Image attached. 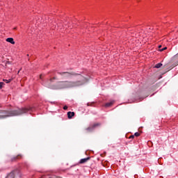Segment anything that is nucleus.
<instances>
[{"label": "nucleus", "mask_w": 178, "mask_h": 178, "mask_svg": "<svg viewBox=\"0 0 178 178\" xmlns=\"http://www.w3.org/2000/svg\"><path fill=\"white\" fill-rule=\"evenodd\" d=\"M134 136H136V137H139L140 133L136 132V133L134 134Z\"/></svg>", "instance_id": "14"}, {"label": "nucleus", "mask_w": 178, "mask_h": 178, "mask_svg": "<svg viewBox=\"0 0 178 178\" xmlns=\"http://www.w3.org/2000/svg\"><path fill=\"white\" fill-rule=\"evenodd\" d=\"M113 104H115V101L112 100L110 102H108L105 104L106 108H109V106H112V105H113Z\"/></svg>", "instance_id": "7"}, {"label": "nucleus", "mask_w": 178, "mask_h": 178, "mask_svg": "<svg viewBox=\"0 0 178 178\" xmlns=\"http://www.w3.org/2000/svg\"><path fill=\"white\" fill-rule=\"evenodd\" d=\"M17 156H20V155H17Z\"/></svg>", "instance_id": "20"}, {"label": "nucleus", "mask_w": 178, "mask_h": 178, "mask_svg": "<svg viewBox=\"0 0 178 178\" xmlns=\"http://www.w3.org/2000/svg\"><path fill=\"white\" fill-rule=\"evenodd\" d=\"M67 116H68V119H72V118L74 116V112H71V111L68 112Z\"/></svg>", "instance_id": "8"}, {"label": "nucleus", "mask_w": 178, "mask_h": 178, "mask_svg": "<svg viewBox=\"0 0 178 178\" xmlns=\"http://www.w3.org/2000/svg\"><path fill=\"white\" fill-rule=\"evenodd\" d=\"M17 159V157H10V162H15Z\"/></svg>", "instance_id": "10"}, {"label": "nucleus", "mask_w": 178, "mask_h": 178, "mask_svg": "<svg viewBox=\"0 0 178 178\" xmlns=\"http://www.w3.org/2000/svg\"><path fill=\"white\" fill-rule=\"evenodd\" d=\"M52 80H55V77H54L53 79H50L51 83H52Z\"/></svg>", "instance_id": "17"}, {"label": "nucleus", "mask_w": 178, "mask_h": 178, "mask_svg": "<svg viewBox=\"0 0 178 178\" xmlns=\"http://www.w3.org/2000/svg\"><path fill=\"white\" fill-rule=\"evenodd\" d=\"M3 81H4V83H6V84H9V83L12 81V79H3Z\"/></svg>", "instance_id": "11"}, {"label": "nucleus", "mask_w": 178, "mask_h": 178, "mask_svg": "<svg viewBox=\"0 0 178 178\" xmlns=\"http://www.w3.org/2000/svg\"><path fill=\"white\" fill-rule=\"evenodd\" d=\"M40 79H42V75H40Z\"/></svg>", "instance_id": "18"}, {"label": "nucleus", "mask_w": 178, "mask_h": 178, "mask_svg": "<svg viewBox=\"0 0 178 178\" xmlns=\"http://www.w3.org/2000/svg\"><path fill=\"white\" fill-rule=\"evenodd\" d=\"M15 171H13L11 172H10L7 177L6 178H15Z\"/></svg>", "instance_id": "6"}, {"label": "nucleus", "mask_w": 178, "mask_h": 178, "mask_svg": "<svg viewBox=\"0 0 178 178\" xmlns=\"http://www.w3.org/2000/svg\"><path fill=\"white\" fill-rule=\"evenodd\" d=\"M3 86H5V83L3 82H0V89L2 90V87H3Z\"/></svg>", "instance_id": "13"}, {"label": "nucleus", "mask_w": 178, "mask_h": 178, "mask_svg": "<svg viewBox=\"0 0 178 178\" xmlns=\"http://www.w3.org/2000/svg\"><path fill=\"white\" fill-rule=\"evenodd\" d=\"M30 111H33L31 107L18 108L17 110H0V119H5V118H10L11 116H19V115H23V113H27V112H30Z\"/></svg>", "instance_id": "2"}, {"label": "nucleus", "mask_w": 178, "mask_h": 178, "mask_svg": "<svg viewBox=\"0 0 178 178\" xmlns=\"http://www.w3.org/2000/svg\"><path fill=\"white\" fill-rule=\"evenodd\" d=\"M58 74L63 76V79H72L73 76H76L79 81H61L56 83V86H47L51 90H62L63 88H72L73 87H79L88 81L90 76H84L80 74L69 73V72H58Z\"/></svg>", "instance_id": "1"}, {"label": "nucleus", "mask_w": 178, "mask_h": 178, "mask_svg": "<svg viewBox=\"0 0 178 178\" xmlns=\"http://www.w3.org/2000/svg\"><path fill=\"white\" fill-rule=\"evenodd\" d=\"M63 109H64V111H67V106H65L63 107Z\"/></svg>", "instance_id": "16"}, {"label": "nucleus", "mask_w": 178, "mask_h": 178, "mask_svg": "<svg viewBox=\"0 0 178 178\" xmlns=\"http://www.w3.org/2000/svg\"><path fill=\"white\" fill-rule=\"evenodd\" d=\"M90 159H91V157H87V158H85V159H81L79 163L80 165H82L83 163H87V162H88V161H90Z\"/></svg>", "instance_id": "4"}, {"label": "nucleus", "mask_w": 178, "mask_h": 178, "mask_svg": "<svg viewBox=\"0 0 178 178\" xmlns=\"http://www.w3.org/2000/svg\"><path fill=\"white\" fill-rule=\"evenodd\" d=\"M162 45H159V51H160V52H163V51H165V49H168V47H165L164 48H162Z\"/></svg>", "instance_id": "9"}, {"label": "nucleus", "mask_w": 178, "mask_h": 178, "mask_svg": "<svg viewBox=\"0 0 178 178\" xmlns=\"http://www.w3.org/2000/svg\"><path fill=\"white\" fill-rule=\"evenodd\" d=\"M162 63H159L155 65L156 69H159V67H161Z\"/></svg>", "instance_id": "12"}, {"label": "nucleus", "mask_w": 178, "mask_h": 178, "mask_svg": "<svg viewBox=\"0 0 178 178\" xmlns=\"http://www.w3.org/2000/svg\"><path fill=\"white\" fill-rule=\"evenodd\" d=\"M14 30H16V28H14Z\"/></svg>", "instance_id": "19"}, {"label": "nucleus", "mask_w": 178, "mask_h": 178, "mask_svg": "<svg viewBox=\"0 0 178 178\" xmlns=\"http://www.w3.org/2000/svg\"><path fill=\"white\" fill-rule=\"evenodd\" d=\"M98 126H99V123H95L93 125H90V127L87 128L86 130L88 131H92V130H94V129Z\"/></svg>", "instance_id": "3"}, {"label": "nucleus", "mask_w": 178, "mask_h": 178, "mask_svg": "<svg viewBox=\"0 0 178 178\" xmlns=\"http://www.w3.org/2000/svg\"><path fill=\"white\" fill-rule=\"evenodd\" d=\"M174 59H178V54L174 56Z\"/></svg>", "instance_id": "15"}, {"label": "nucleus", "mask_w": 178, "mask_h": 178, "mask_svg": "<svg viewBox=\"0 0 178 178\" xmlns=\"http://www.w3.org/2000/svg\"><path fill=\"white\" fill-rule=\"evenodd\" d=\"M6 41L7 42H10V44H13V45H15V40H13V38H8Z\"/></svg>", "instance_id": "5"}, {"label": "nucleus", "mask_w": 178, "mask_h": 178, "mask_svg": "<svg viewBox=\"0 0 178 178\" xmlns=\"http://www.w3.org/2000/svg\"><path fill=\"white\" fill-rule=\"evenodd\" d=\"M160 159H159V160H158V161H159V160H160Z\"/></svg>", "instance_id": "21"}]
</instances>
